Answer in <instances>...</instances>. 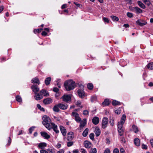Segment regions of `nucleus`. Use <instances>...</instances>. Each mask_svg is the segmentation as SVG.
Returning a JSON list of instances; mask_svg holds the SVG:
<instances>
[{
    "mask_svg": "<svg viewBox=\"0 0 153 153\" xmlns=\"http://www.w3.org/2000/svg\"><path fill=\"white\" fill-rule=\"evenodd\" d=\"M74 142L73 141H69L67 143V146L68 147H70L72 146L74 144Z\"/></svg>",
    "mask_w": 153,
    "mask_h": 153,
    "instance_id": "nucleus-47",
    "label": "nucleus"
},
{
    "mask_svg": "<svg viewBox=\"0 0 153 153\" xmlns=\"http://www.w3.org/2000/svg\"><path fill=\"white\" fill-rule=\"evenodd\" d=\"M134 144L137 146H139L140 145V140L138 138H136L134 140Z\"/></svg>",
    "mask_w": 153,
    "mask_h": 153,
    "instance_id": "nucleus-27",
    "label": "nucleus"
},
{
    "mask_svg": "<svg viewBox=\"0 0 153 153\" xmlns=\"http://www.w3.org/2000/svg\"><path fill=\"white\" fill-rule=\"evenodd\" d=\"M81 102L79 100H78L76 102V104L77 105H80L81 104Z\"/></svg>",
    "mask_w": 153,
    "mask_h": 153,
    "instance_id": "nucleus-63",
    "label": "nucleus"
},
{
    "mask_svg": "<svg viewBox=\"0 0 153 153\" xmlns=\"http://www.w3.org/2000/svg\"><path fill=\"white\" fill-rule=\"evenodd\" d=\"M108 122V119L107 117L103 118L102 123V127L103 128H105L107 127Z\"/></svg>",
    "mask_w": 153,
    "mask_h": 153,
    "instance_id": "nucleus-5",
    "label": "nucleus"
},
{
    "mask_svg": "<svg viewBox=\"0 0 153 153\" xmlns=\"http://www.w3.org/2000/svg\"><path fill=\"white\" fill-rule=\"evenodd\" d=\"M53 91L54 92L57 93L58 92V91H59V89H58V88H57L56 87H54L53 88Z\"/></svg>",
    "mask_w": 153,
    "mask_h": 153,
    "instance_id": "nucleus-60",
    "label": "nucleus"
},
{
    "mask_svg": "<svg viewBox=\"0 0 153 153\" xmlns=\"http://www.w3.org/2000/svg\"><path fill=\"white\" fill-rule=\"evenodd\" d=\"M51 129L52 128L56 133H58L59 132V131L57 129V126L56 125L53 123H51Z\"/></svg>",
    "mask_w": 153,
    "mask_h": 153,
    "instance_id": "nucleus-11",
    "label": "nucleus"
},
{
    "mask_svg": "<svg viewBox=\"0 0 153 153\" xmlns=\"http://www.w3.org/2000/svg\"><path fill=\"white\" fill-rule=\"evenodd\" d=\"M88 88V89L91 90L93 89V85L91 83H88L87 85Z\"/></svg>",
    "mask_w": 153,
    "mask_h": 153,
    "instance_id": "nucleus-45",
    "label": "nucleus"
},
{
    "mask_svg": "<svg viewBox=\"0 0 153 153\" xmlns=\"http://www.w3.org/2000/svg\"><path fill=\"white\" fill-rule=\"evenodd\" d=\"M40 93L42 94H43L45 96L48 97L49 96L48 92L42 89L40 91Z\"/></svg>",
    "mask_w": 153,
    "mask_h": 153,
    "instance_id": "nucleus-24",
    "label": "nucleus"
},
{
    "mask_svg": "<svg viewBox=\"0 0 153 153\" xmlns=\"http://www.w3.org/2000/svg\"><path fill=\"white\" fill-rule=\"evenodd\" d=\"M142 148L144 149H146L147 148V146L146 145H144V144H143L142 145Z\"/></svg>",
    "mask_w": 153,
    "mask_h": 153,
    "instance_id": "nucleus-61",
    "label": "nucleus"
},
{
    "mask_svg": "<svg viewBox=\"0 0 153 153\" xmlns=\"http://www.w3.org/2000/svg\"><path fill=\"white\" fill-rule=\"evenodd\" d=\"M103 20L105 22H106L107 23H109V20L108 18L104 17L103 18Z\"/></svg>",
    "mask_w": 153,
    "mask_h": 153,
    "instance_id": "nucleus-58",
    "label": "nucleus"
},
{
    "mask_svg": "<svg viewBox=\"0 0 153 153\" xmlns=\"http://www.w3.org/2000/svg\"><path fill=\"white\" fill-rule=\"evenodd\" d=\"M56 84L59 88H60L61 83H60V79H57L56 81Z\"/></svg>",
    "mask_w": 153,
    "mask_h": 153,
    "instance_id": "nucleus-37",
    "label": "nucleus"
},
{
    "mask_svg": "<svg viewBox=\"0 0 153 153\" xmlns=\"http://www.w3.org/2000/svg\"><path fill=\"white\" fill-rule=\"evenodd\" d=\"M119 139L121 143H124L125 142V140L123 137L120 136V137H119Z\"/></svg>",
    "mask_w": 153,
    "mask_h": 153,
    "instance_id": "nucleus-49",
    "label": "nucleus"
},
{
    "mask_svg": "<svg viewBox=\"0 0 153 153\" xmlns=\"http://www.w3.org/2000/svg\"><path fill=\"white\" fill-rule=\"evenodd\" d=\"M42 119L43 120L42 122L43 124L48 130H50L51 129V123H52L51 122V119L49 117L45 115L43 116Z\"/></svg>",
    "mask_w": 153,
    "mask_h": 153,
    "instance_id": "nucleus-1",
    "label": "nucleus"
},
{
    "mask_svg": "<svg viewBox=\"0 0 153 153\" xmlns=\"http://www.w3.org/2000/svg\"><path fill=\"white\" fill-rule=\"evenodd\" d=\"M110 150L108 149H106L104 151V153H110Z\"/></svg>",
    "mask_w": 153,
    "mask_h": 153,
    "instance_id": "nucleus-56",
    "label": "nucleus"
},
{
    "mask_svg": "<svg viewBox=\"0 0 153 153\" xmlns=\"http://www.w3.org/2000/svg\"><path fill=\"white\" fill-rule=\"evenodd\" d=\"M60 128L61 133L63 136H65L66 135V130L65 128L62 126H60Z\"/></svg>",
    "mask_w": 153,
    "mask_h": 153,
    "instance_id": "nucleus-18",
    "label": "nucleus"
},
{
    "mask_svg": "<svg viewBox=\"0 0 153 153\" xmlns=\"http://www.w3.org/2000/svg\"><path fill=\"white\" fill-rule=\"evenodd\" d=\"M36 95L34 96L35 100H38L42 99L43 98L42 95V93L40 92V93H36V94H35Z\"/></svg>",
    "mask_w": 153,
    "mask_h": 153,
    "instance_id": "nucleus-14",
    "label": "nucleus"
},
{
    "mask_svg": "<svg viewBox=\"0 0 153 153\" xmlns=\"http://www.w3.org/2000/svg\"><path fill=\"white\" fill-rule=\"evenodd\" d=\"M75 84L72 80H70L65 82L64 83L65 88L67 91H70L74 89Z\"/></svg>",
    "mask_w": 153,
    "mask_h": 153,
    "instance_id": "nucleus-2",
    "label": "nucleus"
},
{
    "mask_svg": "<svg viewBox=\"0 0 153 153\" xmlns=\"http://www.w3.org/2000/svg\"><path fill=\"white\" fill-rule=\"evenodd\" d=\"M127 15L129 18H132L133 16V14L131 13L128 12L127 13Z\"/></svg>",
    "mask_w": 153,
    "mask_h": 153,
    "instance_id": "nucleus-52",
    "label": "nucleus"
},
{
    "mask_svg": "<svg viewBox=\"0 0 153 153\" xmlns=\"http://www.w3.org/2000/svg\"><path fill=\"white\" fill-rule=\"evenodd\" d=\"M40 134L41 136L45 139H48L50 137V136L45 131H42Z\"/></svg>",
    "mask_w": 153,
    "mask_h": 153,
    "instance_id": "nucleus-8",
    "label": "nucleus"
},
{
    "mask_svg": "<svg viewBox=\"0 0 153 153\" xmlns=\"http://www.w3.org/2000/svg\"><path fill=\"white\" fill-rule=\"evenodd\" d=\"M59 108L62 110H64L68 108V105L66 104L63 103H59Z\"/></svg>",
    "mask_w": 153,
    "mask_h": 153,
    "instance_id": "nucleus-10",
    "label": "nucleus"
},
{
    "mask_svg": "<svg viewBox=\"0 0 153 153\" xmlns=\"http://www.w3.org/2000/svg\"><path fill=\"white\" fill-rule=\"evenodd\" d=\"M71 115L74 117L75 118L79 116V114L76 112L73 111L71 113Z\"/></svg>",
    "mask_w": 153,
    "mask_h": 153,
    "instance_id": "nucleus-44",
    "label": "nucleus"
},
{
    "mask_svg": "<svg viewBox=\"0 0 153 153\" xmlns=\"http://www.w3.org/2000/svg\"><path fill=\"white\" fill-rule=\"evenodd\" d=\"M134 9H135V12L137 13H141L143 12L142 9L137 7H135Z\"/></svg>",
    "mask_w": 153,
    "mask_h": 153,
    "instance_id": "nucleus-23",
    "label": "nucleus"
},
{
    "mask_svg": "<svg viewBox=\"0 0 153 153\" xmlns=\"http://www.w3.org/2000/svg\"><path fill=\"white\" fill-rule=\"evenodd\" d=\"M97 98L96 95H93L91 97V100L92 102H94L97 101Z\"/></svg>",
    "mask_w": 153,
    "mask_h": 153,
    "instance_id": "nucleus-31",
    "label": "nucleus"
},
{
    "mask_svg": "<svg viewBox=\"0 0 153 153\" xmlns=\"http://www.w3.org/2000/svg\"><path fill=\"white\" fill-rule=\"evenodd\" d=\"M67 7V4H63L61 7V8L62 9H64Z\"/></svg>",
    "mask_w": 153,
    "mask_h": 153,
    "instance_id": "nucleus-64",
    "label": "nucleus"
},
{
    "mask_svg": "<svg viewBox=\"0 0 153 153\" xmlns=\"http://www.w3.org/2000/svg\"><path fill=\"white\" fill-rule=\"evenodd\" d=\"M123 125H120V124H118V131L119 135L121 136L123 133Z\"/></svg>",
    "mask_w": 153,
    "mask_h": 153,
    "instance_id": "nucleus-7",
    "label": "nucleus"
},
{
    "mask_svg": "<svg viewBox=\"0 0 153 153\" xmlns=\"http://www.w3.org/2000/svg\"><path fill=\"white\" fill-rule=\"evenodd\" d=\"M79 85L80 88L77 91L79 96L81 98H83L85 96V92L84 91V86L82 85Z\"/></svg>",
    "mask_w": 153,
    "mask_h": 153,
    "instance_id": "nucleus-3",
    "label": "nucleus"
},
{
    "mask_svg": "<svg viewBox=\"0 0 153 153\" xmlns=\"http://www.w3.org/2000/svg\"><path fill=\"white\" fill-rule=\"evenodd\" d=\"M47 143L45 142L40 143L39 144L38 147L41 149H44L47 146Z\"/></svg>",
    "mask_w": 153,
    "mask_h": 153,
    "instance_id": "nucleus-13",
    "label": "nucleus"
},
{
    "mask_svg": "<svg viewBox=\"0 0 153 153\" xmlns=\"http://www.w3.org/2000/svg\"><path fill=\"white\" fill-rule=\"evenodd\" d=\"M64 153V151L63 149H61L59 150V151H57V153Z\"/></svg>",
    "mask_w": 153,
    "mask_h": 153,
    "instance_id": "nucleus-62",
    "label": "nucleus"
},
{
    "mask_svg": "<svg viewBox=\"0 0 153 153\" xmlns=\"http://www.w3.org/2000/svg\"><path fill=\"white\" fill-rule=\"evenodd\" d=\"M61 146H62V145L61 144H60L59 143H58L55 146V147L57 149H59L61 147Z\"/></svg>",
    "mask_w": 153,
    "mask_h": 153,
    "instance_id": "nucleus-50",
    "label": "nucleus"
},
{
    "mask_svg": "<svg viewBox=\"0 0 153 153\" xmlns=\"http://www.w3.org/2000/svg\"><path fill=\"white\" fill-rule=\"evenodd\" d=\"M110 123L111 125L112 126H113L114 125V123L113 120H111L110 121Z\"/></svg>",
    "mask_w": 153,
    "mask_h": 153,
    "instance_id": "nucleus-55",
    "label": "nucleus"
},
{
    "mask_svg": "<svg viewBox=\"0 0 153 153\" xmlns=\"http://www.w3.org/2000/svg\"><path fill=\"white\" fill-rule=\"evenodd\" d=\"M147 68L150 70L153 69V62H151L149 63L147 65Z\"/></svg>",
    "mask_w": 153,
    "mask_h": 153,
    "instance_id": "nucleus-33",
    "label": "nucleus"
},
{
    "mask_svg": "<svg viewBox=\"0 0 153 153\" xmlns=\"http://www.w3.org/2000/svg\"><path fill=\"white\" fill-rule=\"evenodd\" d=\"M31 88L35 94H36V93L39 91V88L35 85L32 86Z\"/></svg>",
    "mask_w": 153,
    "mask_h": 153,
    "instance_id": "nucleus-21",
    "label": "nucleus"
},
{
    "mask_svg": "<svg viewBox=\"0 0 153 153\" xmlns=\"http://www.w3.org/2000/svg\"><path fill=\"white\" fill-rule=\"evenodd\" d=\"M114 112L117 114H120L121 112V108H118L115 109Z\"/></svg>",
    "mask_w": 153,
    "mask_h": 153,
    "instance_id": "nucleus-39",
    "label": "nucleus"
},
{
    "mask_svg": "<svg viewBox=\"0 0 153 153\" xmlns=\"http://www.w3.org/2000/svg\"><path fill=\"white\" fill-rule=\"evenodd\" d=\"M40 153H49L47 150H44V149H41L40 150Z\"/></svg>",
    "mask_w": 153,
    "mask_h": 153,
    "instance_id": "nucleus-54",
    "label": "nucleus"
},
{
    "mask_svg": "<svg viewBox=\"0 0 153 153\" xmlns=\"http://www.w3.org/2000/svg\"><path fill=\"white\" fill-rule=\"evenodd\" d=\"M93 123L94 125L97 124L99 122V118L97 117H94L92 120Z\"/></svg>",
    "mask_w": 153,
    "mask_h": 153,
    "instance_id": "nucleus-15",
    "label": "nucleus"
},
{
    "mask_svg": "<svg viewBox=\"0 0 153 153\" xmlns=\"http://www.w3.org/2000/svg\"><path fill=\"white\" fill-rule=\"evenodd\" d=\"M83 114L85 115H88L89 114V112L87 110H85L83 111Z\"/></svg>",
    "mask_w": 153,
    "mask_h": 153,
    "instance_id": "nucleus-51",
    "label": "nucleus"
},
{
    "mask_svg": "<svg viewBox=\"0 0 153 153\" xmlns=\"http://www.w3.org/2000/svg\"><path fill=\"white\" fill-rule=\"evenodd\" d=\"M102 104L103 106L108 105L109 104V102L108 99H105L104 101L102 103Z\"/></svg>",
    "mask_w": 153,
    "mask_h": 153,
    "instance_id": "nucleus-29",
    "label": "nucleus"
},
{
    "mask_svg": "<svg viewBox=\"0 0 153 153\" xmlns=\"http://www.w3.org/2000/svg\"><path fill=\"white\" fill-rule=\"evenodd\" d=\"M111 19L114 21H119V18L118 17L115 16H110Z\"/></svg>",
    "mask_w": 153,
    "mask_h": 153,
    "instance_id": "nucleus-36",
    "label": "nucleus"
},
{
    "mask_svg": "<svg viewBox=\"0 0 153 153\" xmlns=\"http://www.w3.org/2000/svg\"><path fill=\"white\" fill-rule=\"evenodd\" d=\"M138 5L141 8L143 9H145L146 8V6L145 4H143L141 1H137Z\"/></svg>",
    "mask_w": 153,
    "mask_h": 153,
    "instance_id": "nucleus-19",
    "label": "nucleus"
},
{
    "mask_svg": "<svg viewBox=\"0 0 153 153\" xmlns=\"http://www.w3.org/2000/svg\"><path fill=\"white\" fill-rule=\"evenodd\" d=\"M52 102V99L49 98H47L43 100V103L46 105L49 104L50 103H51Z\"/></svg>",
    "mask_w": 153,
    "mask_h": 153,
    "instance_id": "nucleus-16",
    "label": "nucleus"
},
{
    "mask_svg": "<svg viewBox=\"0 0 153 153\" xmlns=\"http://www.w3.org/2000/svg\"><path fill=\"white\" fill-rule=\"evenodd\" d=\"M67 140L68 141L72 140L74 137V134L73 132H70L68 133Z\"/></svg>",
    "mask_w": 153,
    "mask_h": 153,
    "instance_id": "nucleus-9",
    "label": "nucleus"
},
{
    "mask_svg": "<svg viewBox=\"0 0 153 153\" xmlns=\"http://www.w3.org/2000/svg\"><path fill=\"white\" fill-rule=\"evenodd\" d=\"M94 132L96 137L99 136L100 135L101 133L100 130L98 127H96L95 128Z\"/></svg>",
    "mask_w": 153,
    "mask_h": 153,
    "instance_id": "nucleus-20",
    "label": "nucleus"
},
{
    "mask_svg": "<svg viewBox=\"0 0 153 153\" xmlns=\"http://www.w3.org/2000/svg\"><path fill=\"white\" fill-rule=\"evenodd\" d=\"M143 2L147 5L149 6L151 2L149 0H142Z\"/></svg>",
    "mask_w": 153,
    "mask_h": 153,
    "instance_id": "nucleus-38",
    "label": "nucleus"
},
{
    "mask_svg": "<svg viewBox=\"0 0 153 153\" xmlns=\"http://www.w3.org/2000/svg\"><path fill=\"white\" fill-rule=\"evenodd\" d=\"M132 128L135 133H137L138 132L139 130L137 127L135 125H134L132 126Z\"/></svg>",
    "mask_w": 153,
    "mask_h": 153,
    "instance_id": "nucleus-34",
    "label": "nucleus"
},
{
    "mask_svg": "<svg viewBox=\"0 0 153 153\" xmlns=\"http://www.w3.org/2000/svg\"><path fill=\"white\" fill-rule=\"evenodd\" d=\"M112 104L113 105H120V103L118 101L114 100L112 102Z\"/></svg>",
    "mask_w": 153,
    "mask_h": 153,
    "instance_id": "nucleus-41",
    "label": "nucleus"
},
{
    "mask_svg": "<svg viewBox=\"0 0 153 153\" xmlns=\"http://www.w3.org/2000/svg\"><path fill=\"white\" fill-rule=\"evenodd\" d=\"M90 138L92 140H93L94 137V134L93 133H91L89 135Z\"/></svg>",
    "mask_w": 153,
    "mask_h": 153,
    "instance_id": "nucleus-53",
    "label": "nucleus"
},
{
    "mask_svg": "<svg viewBox=\"0 0 153 153\" xmlns=\"http://www.w3.org/2000/svg\"><path fill=\"white\" fill-rule=\"evenodd\" d=\"M86 124V119H84L80 123V127L81 128H82L84 127Z\"/></svg>",
    "mask_w": 153,
    "mask_h": 153,
    "instance_id": "nucleus-25",
    "label": "nucleus"
},
{
    "mask_svg": "<svg viewBox=\"0 0 153 153\" xmlns=\"http://www.w3.org/2000/svg\"><path fill=\"white\" fill-rule=\"evenodd\" d=\"M16 100L19 102H20L21 103L22 102V98L19 95H17L16 97Z\"/></svg>",
    "mask_w": 153,
    "mask_h": 153,
    "instance_id": "nucleus-32",
    "label": "nucleus"
},
{
    "mask_svg": "<svg viewBox=\"0 0 153 153\" xmlns=\"http://www.w3.org/2000/svg\"><path fill=\"white\" fill-rule=\"evenodd\" d=\"M64 102H68L71 100V97L70 95L64 94L61 98Z\"/></svg>",
    "mask_w": 153,
    "mask_h": 153,
    "instance_id": "nucleus-4",
    "label": "nucleus"
},
{
    "mask_svg": "<svg viewBox=\"0 0 153 153\" xmlns=\"http://www.w3.org/2000/svg\"><path fill=\"white\" fill-rule=\"evenodd\" d=\"M43 30L42 28H39L37 29H34V32L35 33H40Z\"/></svg>",
    "mask_w": 153,
    "mask_h": 153,
    "instance_id": "nucleus-46",
    "label": "nucleus"
},
{
    "mask_svg": "<svg viewBox=\"0 0 153 153\" xmlns=\"http://www.w3.org/2000/svg\"><path fill=\"white\" fill-rule=\"evenodd\" d=\"M80 151L82 153H86V150L83 148H81Z\"/></svg>",
    "mask_w": 153,
    "mask_h": 153,
    "instance_id": "nucleus-57",
    "label": "nucleus"
},
{
    "mask_svg": "<svg viewBox=\"0 0 153 153\" xmlns=\"http://www.w3.org/2000/svg\"><path fill=\"white\" fill-rule=\"evenodd\" d=\"M89 129L88 128H86L83 131L82 133V135L84 137H86L88 133Z\"/></svg>",
    "mask_w": 153,
    "mask_h": 153,
    "instance_id": "nucleus-30",
    "label": "nucleus"
},
{
    "mask_svg": "<svg viewBox=\"0 0 153 153\" xmlns=\"http://www.w3.org/2000/svg\"><path fill=\"white\" fill-rule=\"evenodd\" d=\"M126 117V116L125 114H123L121 119L120 121V122H118V124H120V125H123L125 123Z\"/></svg>",
    "mask_w": 153,
    "mask_h": 153,
    "instance_id": "nucleus-17",
    "label": "nucleus"
},
{
    "mask_svg": "<svg viewBox=\"0 0 153 153\" xmlns=\"http://www.w3.org/2000/svg\"><path fill=\"white\" fill-rule=\"evenodd\" d=\"M36 127L35 126H33L31 127H30L29 129V134H31L33 131L34 130L35 128Z\"/></svg>",
    "mask_w": 153,
    "mask_h": 153,
    "instance_id": "nucleus-42",
    "label": "nucleus"
},
{
    "mask_svg": "<svg viewBox=\"0 0 153 153\" xmlns=\"http://www.w3.org/2000/svg\"><path fill=\"white\" fill-rule=\"evenodd\" d=\"M47 150L49 153H55V149L53 148H49Z\"/></svg>",
    "mask_w": 153,
    "mask_h": 153,
    "instance_id": "nucleus-35",
    "label": "nucleus"
},
{
    "mask_svg": "<svg viewBox=\"0 0 153 153\" xmlns=\"http://www.w3.org/2000/svg\"><path fill=\"white\" fill-rule=\"evenodd\" d=\"M51 80V78L50 77H48L45 80V83L46 85H49Z\"/></svg>",
    "mask_w": 153,
    "mask_h": 153,
    "instance_id": "nucleus-28",
    "label": "nucleus"
},
{
    "mask_svg": "<svg viewBox=\"0 0 153 153\" xmlns=\"http://www.w3.org/2000/svg\"><path fill=\"white\" fill-rule=\"evenodd\" d=\"M75 120L76 122L78 123H79L81 121V119L79 117V116L75 118Z\"/></svg>",
    "mask_w": 153,
    "mask_h": 153,
    "instance_id": "nucleus-48",
    "label": "nucleus"
},
{
    "mask_svg": "<svg viewBox=\"0 0 153 153\" xmlns=\"http://www.w3.org/2000/svg\"><path fill=\"white\" fill-rule=\"evenodd\" d=\"M91 145L92 144L91 143L87 140H86L84 142V146L87 149L90 148L91 147Z\"/></svg>",
    "mask_w": 153,
    "mask_h": 153,
    "instance_id": "nucleus-12",
    "label": "nucleus"
},
{
    "mask_svg": "<svg viewBox=\"0 0 153 153\" xmlns=\"http://www.w3.org/2000/svg\"><path fill=\"white\" fill-rule=\"evenodd\" d=\"M37 106L39 110H40V111H45L44 108L43 107H42L39 104H37Z\"/></svg>",
    "mask_w": 153,
    "mask_h": 153,
    "instance_id": "nucleus-43",
    "label": "nucleus"
},
{
    "mask_svg": "<svg viewBox=\"0 0 153 153\" xmlns=\"http://www.w3.org/2000/svg\"><path fill=\"white\" fill-rule=\"evenodd\" d=\"M97 149L96 148H92L90 151L89 153H97Z\"/></svg>",
    "mask_w": 153,
    "mask_h": 153,
    "instance_id": "nucleus-40",
    "label": "nucleus"
},
{
    "mask_svg": "<svg viewBox=\"0 0 153 153\" xmlns=\"http://www.w3.org/2000/svg\"><path fill=\"white\" fill-rule=\"evenodd\" d=\"M32 83L34 84L36 83L38 84V85H39L40 83V82L38 78L36 77L32 79Z\"/></svg>",
    "mask_w": 153,
    "mask_h": 153,
    "instance_id": "nucleus-26",
    "label": "nucleus"
},
{
    "mask_svg": "<svg viewBox=\"0 0 153 153\" xmlns=\"http://www.w3.org/2000/svg\"><path fill=\"white\" fill-rule=\"evenodd\" d=\"M119 150L118 149H115L113 151V153H119Z\"/></svg>",
    "mask_w": 153,
    "mask_h": 153,
    "instance_id": "nucleus-59",
    "label": "nucleus"
},
{
    "mask_svg": "<svg viewBox=\"0 0 153 153\" xmlns=\"http://www.w3.org/2000/svg\"><path fill=\"white\" fill-rule=\"evenodd\" d=\"M137 25L140 26H143L146 25L147 24V22L145 20L142 19H138L136 22Z\"/></svg>",
    "mask_w": 153,
    "mask_h": 153,
    "instance_id": "nucleus-6",
    "label": "nucleus"
},
{
    "mask_svg": "<svg viewBox=\"0 0 153 153\" xmlns=\"http://www.w3.org/2000/svg\"><path fill=\"white\" fill-rule=\"evenodd\" d=\"M59 103L55 105L53 108V110L56 112H59Z\"/></svg>",
    "mask_w": 153,
    "mask_h": 153,
    "instance_id": "nucleus-22",
    "label": "nucleus"
}]
</instances>
